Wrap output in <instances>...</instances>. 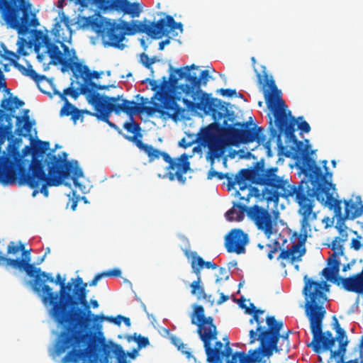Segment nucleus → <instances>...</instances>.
<instances>
[{
  "instance_id": "69168bd1",
  "label": "nucleus",
  "mask_w": 363,
  "mask_h": 363,
  "mask_svg": "<svg viewBox=\"0 0 363 363\" xmlns=\"http://www.w3.org/2000/svg\"><path fill=\"white\" fill-rule=\"evenodd\" d=\"M203 267H206L207 269H216L218 268V265L213 262H209V261L206 262L205 261V264H204Z\"/></svg>"
},
{
  "instance_id": "9d476101",
  "label": "nucleus",
  "mask_w": 363,
  "mask_h": 363,
  "mask_svg": "<svg viewBox=\"0 0 363 363\" xmlns=\"http://www.w3.org/2000/svg\"><path fill=\"white\" fill-rule=\"evenodd\" d=\"M267 330L258 335L257 340L260 345L254 350H250V356L244 352H236L232 356V359L226 363H258L261 362L262 357L270 356L272 352H279L278 342L280 339V332L283 327L281 321H277L274 316L266 318Z\"/></svg>"
},
{
  "instance_id": "864d4df0",
  "label": "nucleus",
  "mask_w": 363,
  "mask_h": 363,
  "mask_svg": "<svg viewBox=\"0 0 363 363\" xmlns=\"http://www.w3.org/2000/svg\"><path fill=\"white\" fill-rule=\"evenodd\" d=\"M71 116V119L76 123L77 120H79L80 118H83L82 115V110L77 108V107L74 108V111Z\"/></svg>"
},
{
  "instance_id": "412c9836",
  "label": "nucleus",
  "mask_w": 363,
  "mask_h": 363,
  "mask_svg": "<svg viewBox=\"0 0 363 363\" xmlns=\"http://www.w3.org/2000/svg\"><path fill=\"white\" fill-rule=\"evenodd\" d=\"M99 8L103 11H116L128 14L132 18L138 17L141 13L140 4L128 0H97Z\"/></svg>"
},
{
  "instance_id": "5fc2aeb1",
  "label": "nucleus",
  "mask_w": 363,
  "mask_h": 363,
  "mask_svg": "<svg viewBox=\"0 0 363 363\" xmlns=\"http://www.w3.org/2000/svg\"><path fill=\"white\" fill-rule=\"evenodd\" d=\"M194 140H187L185 138H184L179 142V145L186 149L189 147H191L194 143Z\"/></svg>"
},
{
  "instance_id": "1a4fd4ad",
  "label": "nucleus",
  "mask_w": 363,
  "mask_h": 363,
  "mask_svg": "<svg viewBox=\"0 0 363 363\" xmlns=\"http://www.w3.org/2000/svg\"><path fill=\"white\" fill-rule=\"evenodd\" d=\"M73 284H66L65 279L60 274H57L54 278L52 274L40 270L33 279L32 289L45 305L50 306V315L71 294Z\"/></svg>"
},
{
  "instance_id": "c9c22d12",
  "label": "nucleus",
  "mask_w": 363,
  "mask_h": 363,
  "mask_svg": "<svg viewBox=\"0 0 363 363\" xmlns=\"http://www.w3.org/2000/svg\"><path fill=\"white\" fill-rule=\"evenodd\" d=\"M24 249V244L21 241H11L6 247L7 255H18Z\"/></svg>"
},
{
  "instance_id": "a18cd8bd",
  "label": "nucleus",
  "mask_w": 363,
  "mask_h": 363,
  "mask_svg": "<svg viewBox=\"0 0 363 363\" xmlns=\"http://www.w3.org/2000/svg\"><path fill=\"white\" fill-rule=\"evenodd\" d=\"M140 62L147 69H152V62H150V58L145 53H142L140 55Z\"/></svg>"
},
{
  "instance_id": "49530a36",
  "label": "nucleus",
  "mask_w": 363,
  "mask_h": 363,
  "mask_svg": "<svg viewBox=\"0 0 363 363\" xmlns=\"http://www.w3.org/2000/svg\"><path fill=\"white\" fill-rule=\"evenodd\" d=\"M191 262H195V264L196 266H197V267H200V268H203L204 267V264H205V261L203 260V259L197 255L196 252H194L192 254V261Z\"/></svg>"
},
{
  "instance_id": "bf43d9fd",
  "label": "nucleus",
  "mask_w": 363,
  "mask_h": 363,
  "mask_svg": "<svg viewBox=\"0 0 363 363\" xmlns=\"http://www.w3.org/2000/svg\"><path fill=\"white\" fill-rule=\"evenodd\" d=\"M191 268H192L193 272L197 276V279L199 277L201 278V268L197 267V266H196V264H195V262H191Z\"/></svg>"
},
{
  "instance_id": "c756f323",
  "label": "nucleus",
  "mask_w": 363,
  "mask_h": 363,
  "mask_svg": "<svg viewBox=\"0 0 363 363\" xmlns=\"http://www.w3.org/2000/svg\"><path fill=\"white\" fill-rule=\"evenodd\" d=\"M52 43L51 39L47 35L43 33L42 31H38L35 36V52L38 54V59L41 61L43 59V55L40 54V50L41 48H47Z\"/></svg>"
},
{
  "instance_id": "de8ad7c7",
  "label": "nucleus",
  "mask_w": 363,
  "mask_h": 363,
  "mask_svg": "<svg viewBox=\"0 0 363 363\" xmlns=\"http://www.w3.org/2000/svg\"><path fill=\"white\" fill-rule=\"evenodd\" d=\"M6 58L10 60L9 57H6ZM11 60L12 61L14 67L17 68L23 75L26 76V73L28 71V67H26L23 65L17 62L16 61L13 60V59H11Z\"/></svg>"
},
{
  "instance_id": "9b49d317",
  "label": "nucleus",
  "mask_w": 363,
  "mask_h": 363,
  "mask_svg": "<svg viewBox=\"0 0 363 363\" xmlns=\"http://www.w3.org/2000/svg\"><path fill=\"white\" fill-rule=\"evenodd\" d=\"M323 168L325 173L323 176L325 177V180L330 184L328 189L329 195L323 196V200H318L321 203L328 206L330 210H333L334 213V217L337 218L336 228L338 229L340 233L346 228L345 222L346 220H354L356 218L361 216L363 214V204L360 196H357L355 201L352 199L345 200V212L342 211V201L335 199L333 196L331 189H335V185L331 182L332 173L328 172L327 167L328 161L324 160L322 161Z\"/></svg>"
},
{
  "instance_id": "6ab92c4d",
  "label": "nucleus",
  "mask_w": 363,
  "mask_h": 363,
  "mask_svg": "<svg viewBox=\"0 0 363 363\" xmlns=\"http://www.w3.org/2000/svg\"><path fill=\"white\" fill-rule=\"evenodd\" d=\"M344 241L345 240L341 239L340 237H335L333 240L329 247H331L333 252L328 259V267H325L321 272L322 275L327 281H332L337 286H342L343 289L345 288L344 279H345V278L338 275L340 262L337 257L344 254Z\"/></svg>"
},
{
  "instance_id": "e433bc0d",
  "label": "nucleus",
  "mask_w": 363,
  "mask_h": 363,
  "mask_svg": "<svg viewBox=\"0 0 363 363\" xmlns=\"http://www.w3.org/2000/svg\"><path fill=\"white\" fill-rule=\"evenodd\" d=\"M11 103H14L16 108H19V107H21V106H23L24 105V102L23 101L20 100L17 96H14L12 99V101L10 99H4L1 101V107L4 110L13 111L15 108H12V107H9L8 106V105L9 104H11Z\"/></svg>"
},
{
  "instance_id": "f704fd0d",
  "label": "nucleus",
  "mask_w": 363,
  "mask_h": 363,
  "mask_svg": "<svg viewBox=\"0 0 363 363\" xmlns=\"http://www.w3.org/2000/svg\"><path fill=\"white\" fill-rule=\"evenodd\" d=\"M70 282L74 283V288L72 289V293L71 294V296H77L82 291H84V292H86L87 284L83 281L82 278L77 277L76 279H72Z\"/></svg>"
},
{
  "instance_id": "37998d69",
  "label": "nucleus",
  "mask_w": 363,
  "mask_h": 363,
  "mask_svg": "<svg viewBox=\"0 0 363 363\" xmlns=\"http://www.w3.org/2000/svg\"><path fill=\"white\" fill-rule=\"evenodd\" d=\"M75 106L69 102L68 100L65 101L64 106L60 110V116H69L72 114Z\"/></svg>"
},
{
  "instance_id": "bb28decb",
  "label": "nucleus",
  "mask_w": 363,
  "mask_h": 363,
  "mask_svg": "<svg viewBox=\"0 0 363 363\" xmlns=\"http://www.w3.org/2000/svg\"><path fill=\"white\" fill-rule=\"evenodd\" d=\"M251 61L252 63V66L254 67V70L256 72V76L257 79V84L261 86V89L262 90L263 94L264 95V90L269 89L270 86L269 85H265V81H267L270 82L269 81H273L274 83H275V81L274 80L272 75H269L267 72L266 67L262 65L261 66V71L258 72L257 69L255 68V64H256V59L255 57H251ZM276 85V84H274Z\"/></svg>"
},
{
  "instance_id": "aec40b11",
  "label": "nucleus",
  "mask_w": 363,
  "mask_h": 363,
  "mask_svg": "<svg viewBox=\"0 0 363 363\" xmlns=\"http://www.w3.org/2000/svg\"><path fill=\"white\" fill-rule=\"evenodd\" d=\"M247 216L254 221L257 229L262 231L268 238L276 232L277 222L272 218L271 213L264 208L254 205L249 208Z\"/></svg>"
},
{
  "instance_id": "393cba45",
  "label": "nucleus",
  "mask_w": 363,
  "mask_h": 363,
  "mask_svg": "<svg viewBox=\"0 0 363 363\" xmlns=\"http://www.w3.org/2000/svg\"><path fill=\"white\" fill-rule=\"evenodd\" d=\"M74 76L78 79L81 77L83 81H89L93 79H99L104 74L103 72H91L87 65H83L79 62H75L73 65V70H71Z\"/></svg>"
},
{
  "instance_id": "a211bd4d",
  "label": "nucleus",
  "mask_w": 363,
  "mask_h": 363,
  "mask_svg": "<svg viewBox=\"0 0 363 363\" xmlns=\"http://www.w3.org/2000/svg\"><path fill=\"white\" fill-rule=\"evenodd\" d=\"M262 163L255 162L251 168L240 169L233 177V175L229 173H222L217 172L214 168H210L207 173V179H212L216 177L218 180L226 179L228 181V190L230 191L234 189L235 184H240L244 180L251 179L253 182L259 183L262 182Z\"/></svg>"
},
{
  "instance_id": "a19ab883",
  "label": "nucleus",
  "mask_w": 363,
  "mask_h": 363,
  "mask_svg": "<svg viewBox=\"0 0 363 363\" xmlns=\"http://www.w3.org/2000/svg\"><path fill=\"white\" fill-rule=\"evenodd\" d=\"M89 91V89L87 88L86 85H82L80 84L78 89H75L72 87H71V90L69 92V96H72L73 99H77L80 94L85 95Z\"/></svg>"
},
{
  "instance_id": "774afa93",
  "label": "nucleus",
  "mask_w": 363,
  "mask_h": 363,
  "mask_svg": "<svg viewBox=\"0 0 363 363\" xmlns=\"http://www.w3.org/2000/svg\"><path fill=\"white\" fill-rule=\"evenodd\" d=\"M339 357H340V359L337 362V363H363V359L361 361V362H359V359H351L346 362H343V356H339Z\"/></svg>"
},
{
  "instance_id": "603ef678",
  "label": "nucleus",
  "mask_w": 363,
  "mask_h": 363,
  "mask_svg": "<svg viewBox=\"0 0 363 363\" xmlns=\"http://www.w3.org/2000/svg\"><path fill=\"white\" fill-rule=\"evenodd\" d=\"M218 92H219L223 96H226L229 97L236 95L237 94L235 89H220L218 90Z\"/></svg>"
},
{
  "instance_id": "a878e982",
  "label": "nucleus",
  "mask_w": 363,
  "mask_h": 363,
  "mask_svg": "<svg viewBox=\"0 0 363 363\" xmlns=\"http://www.w3.org/2000/svg\"><path fill=\"white\" fill-rule=\"evenodd\" d=\"M28 109L24 110V116H16V133L18 136L28 137L30 135V131L34 121H30L28 116Z\"/></svg>"
},
{
  "instance_id": "0eeeda50",
  "label": "nucleus",
  "mask_w": 363,
  "mask_h": 363,
  "mask_svg": "<svg viewBox=\"0 0 363 363\" xmlns=\"http://www.w3.org/2000/svg\"><path fill=\"white\" fill-rule=\"evenodd\" d=\"M303 294L305 297V313L310 322L312 341L307 344L317 354L323 351H331L336 338L330 331L323 332V320L326 313L323 306L327 301L326 292L329 285L325 281H313L307 275L303 278Z\"/></svg>"
},
{
  "instance_id": "3c124183",
  "label": "nucleus",
  "mask_w": 363,
  "mask_h": 363,
  "mask_svg": "<svg viewBox=\"0 0 363 363\" xmlns=\"http://www.w3.org/2000/svg\"><path fill=\"white\" fill-rule=\"evenodd\" d=\"M298 128L303 133H308L311 131V126L306 121H302L298 123Z\"/></svg>"
},
{
  "instance_id": "4468645a",
  "label": "nucleus",
  "mask_w": 363,
  "mask_h": 363,
  "mask_svg": "<svg viewBox=\"0 0 363 363\" xmlns=\"http://www.w3.org/2000/svg\"><path fill=\"white\" fill-rule=\"evenodd\" d=\"M31 5L26 0H0V11L4 20L18 28V33H26L31 26L39 23L31 17Z\"/></svg>"
},
{
  "instance_id": "13d9d810",
  "label": "nucleus",
  "mask_w": 363,
  "mask_h": 363,
  "mask_svg": "<svg viewBox=\"0 0 363 363\" xmlns=\"http://www.w3.org/2000/svg\"><path fill=\"white\" fill-rule=\"evenodd\" d=\"M291 333H292L291 330H289L285 333L282 334L281 335H280V338L281 337L284 341L286 342L287 350H289V347H290L289 337Z\"/></svg>"
},
{
  "instance_id": "ddd939ff",
  "label": "nucleus",
  "mask_w": 363,
  "mask_h": 363,
  "mask_svg": "<svg viewBox=\"0 0 363 363\" xmlns=\"http://www.w3.org/2000/svg\"><path fill=\"white\" fill-rule=\"evenodd\" d=\"M191 323L197 325V333L203 343V347L210 363L219 362V354L223 351V345L220 341L216 342L215 347H211V342L217 339L216 326L213 324L211 316L205 317L202 306H196L191 315Z\"/></svg>"
},
{
  "instance_id": "7c9ffc66",
  "label": "nucleus",
  "mask_w": 363,
  "mask_h": 363,
  "mask_svg": "<svg viewBox=\"0 0 363 363\" xmlns=\"http://www.w3.org/2000/svg\"><path fill=\"white\" fill-rule=\"evenodd\" d=\"M335 338L336 340L339 342V348L337 350L331 351V359L343 356L346 352V347L348 344L346 332L344 329H339Z\"/></svg>"
},
{
  "instance_id": "09e8293b",
  "label": "nucleus",
  "mask_w": 363,
  "mask_h": 363,
  "mask_svg": "<svg viewBox=\"0 0 363 363\" xmlns=\"http://www.w3.org/2000/svg\"><path fill=\"white\" fill-rule=\"evenodd\" d=\"M6 58L10 60L9 57H6ZM11 60L12 61L14 67L17 68L23 75L26 76V73L28 71V67H26L23 65L17 62L16 61L13 60V59H11Z\"/></svg>"
},
{
  "instance_id": "c85d7f7f",
  "label": "nucleus",
  "mask_w": 363,
  "mask_h": 363,
  "mask_svg": "<svg viewBox=\"0 0 363 363\" xmlns=\"http://www.w3.org/2000/svg\"><path fill=\"white\" fill-rule=\"evenodd\" d=\"M247 208L245 204L237 203L233 206L232 208L228 210L225 213V217L228 220H236L240 221L243 220L245 217V213L247 211Z\"/></svg>"
},
{
  "instance_id": "5701e85b",
  "label": "nucleus",
  "mask_w": 363,
  "mask_h": 363,
  "mask_svg": "<svg viewBox=\"0 0 363 363\" xmlns=\"http://www.w3.org/2000/svg\"><path fill=\"white\" fill-rule=\"evenodd\" d=\"M73 56L69 59L63 57L62 52L60 50L59 47L55 43H52L46 48L45 52L48 54L53 65L60 64L62 65V71L70 69L73 70V65L75 63L74 60L77 57L75 55V51L72 50Z\"/></svg>"
},
{
  "instance_id": "72a5a7b5",
  "label": "nucleus",
  "mask_w": 363,
  "mask_h": 363,
  "mask_svg": "<svg viewBox=\"0 0 363 363\" xmlns=\"http://www.w3.org/2000/svg\"><path fill=\"white\" fill-rule=\"evenodd\" d=\"M201 278L199 277L190 284V287L191 289V294L194 296H196L199 299L206 297L204 287L201 285Z\"/></svg>"
},
{
  "instance_id": "7ed1b4c3",
  "label": "nucleus",
  "mask_w": 363,
  "mask_h": 363,
  "mask_svg": "<svg viewBox=\"0 0 363 363\" xmlns=\"http://www.w3.org/2000/svg\"><path fill=\"white\" fill-rule=\"evenodd\" d=\"M50 316L62 327L54 345L55 353L60 355L71 349L62 358L63 363H97L100 354L108 363L112 352L119 363H125V351L120 345L107 341L102 332L82 330L92 320L105 318L91 313L86 292L70 294Z\"/></svg>"
},
{
  "instance_id": "423d86ee",
  "label": "nucleus",
  "mask_w": 363,
  "mask_h": 363,
  "mask_svg": "<svg viewBox=\"0 0 363 363\" xmlns=\"http://www.w3.org/2000/svg\"><path fill=\"white\" fill-rule=\"evenodd\" d=\"M91 26L108 45L120 50L125 48L123 41L125 35L140 33L147 34L152 39H160L176 29H180L182 32L183 30L182 23L175 22L174 18L169 15L157 22L151 23H148L146 19L143 22L133 21L129 23L123 20H120V23H117L109 18L101 17L94 20Z\"/></svg>"
},
{
  "instance_id": "b1692460",
  "label": "nucleus",
  "mask_w": 363,
  "mask_h": 363,
  "mask_svg": "<svg viewBox=\"0 0 363 363\" xmlns=\"http://www.w3.org/2000/svg\"><path fill=\"white\" fill-rule=\"evenodd\" d=\"M220 127L218 123H213L202 129L199 135V140L203 145L221 140L218 131Z\"/></svg>"
},
{
  "instance_id": "052dcab7",
  "label": "nucleus",
  "mask_w": 363,
  "mask_h": 363,
  "mask_svg": "<svg viewBox=\"0 0 363 363\" xmlns=\"http://www.w3.org/2000/svg\"><path fill=\"white\" fill-rule=\"evenodd\" d=\"M121 318H123L122 315H118L117 317H108L107 319L110 320L111 322L113 323L114 324L117 325H120L121 324Z\"/></svg>"
},
{
  "instance_id": "20e7f679",
  "label": "nucleus",
  "mask_w": 363,
  "mask_h": 363,
  "mask_svg": "<svg viewBox=\"0 0 363 363\" xmlns=\"http://www.w3.org/2000/svg\"><path fill=\"white\" fill-rule=\"evenodd\" d=\"M50 149V143L38 140L33 147V161L28 172L22 171L19 178L16 167L7 158L0 157V184L11 185L17 180L19 185H27L33 189V196L39 192L48 197V186H57L65 179L71 177L74 184L80 187L78 179L83 176V172L79 167L77 161H68L67 153L63 152L62 157L54 154L52 150L47 154L45 162L43 157Z\"/></svg>"
},
{
  "instance_id": "f8f14e48",
  "label": "nucleus",
  "mask_w": 363,
  "mask_h": 363,
  "mask_svg": "<svg viewBox=\"0 0 363 363\" xmlns=\"http://www.w3.org/2000/svg\"><path fill=\"white\" fill-rule=\"evenodd\" d=\"M139 138L138 134L133 136L125 135V139L135 143L140 150L147 154L150 162H152L162 157L168 163L166 169L169 171L167 177L170 181H173L177 178L179 182L184 184L186 179L184 177V174L191 169L189 155L183 153L177 158H172L168 153L162 152L151 145L144 144Z\"/></svg>"
},
{
  "instance_id": "4be33fe9",
  "label": "nucleus",
  "mask_w": 363,
  "mask_h": 363,
  "mask_svg": "<svg viewBox=\"0 0 363 363\" xmlns=\"http://www.w3.org/2000/svg\"><path fill=\"white\" fill-rule=\"evenodd\" d=\"M248 242V235L239 228L232 229L225 237V247L230 253H245Z\"/></svg>"
},
{
  "instance_id": "2f4dec72",
  "label": "nucleus",
  "mask_w": 363,
  "mask_h": 363,
  "mask_svg": "<svg viewBox=\"0 0 363 363\" xmlns=\"http://www.w3.org/2000/svg\"><path fill=\"white\" fill-rule=\"evenodd\" d=\"M205 146H207L208 149L206 155H209L211 158L220 160L225 152V146L222 140L208 144Z\"/></svg>"
},
{
  "instance_id": "4d7b16f0",
  "label": "nucleus",
  "mask_w": 363,
  "mask_h": 363,
  "mask_svg": "<svg viewBox=\"0 0 363 363\" xmlns=\"http://www.w3.org/2000/svg\"><path fill=\"white\" fill-rule=\"evenodd\" d=\"M361 238H362V237L359 236L358 238H353L352 240L351 246L352 248H354L356 250H358L360 249V247L362 246V243H361V240H360Z\"/></svg>"
},
{
  "instance_id": "8fccbe9b",
  "label": "nucleus",
  "mask_w": 363,
  "mask_h": 363,
  "mask_svg": "<svg viewBox=\"0 0 363 363\" xmlns=\"http://www.w3.org/2000/svg\"><path fill=\"white\" fill-rule=\"evenodd\" d=\"M104 277H118L121 275V271L119 269H113L106 272H102Z\"/></svg>"
},
{
  "instance_id": "0e129e2a",
  "label": "nucleus",
  "mask_w": 363,
  "mask_h": 363,
  "mask_svg": "<svg viewBox=\"0 0 363 363\" xmlns=\"http://www.w3.org/2000/svg\"><path fill=\"white\" fill-rule=\"evenodd\" d=\"M220 298L217 301L218 305H220L229 299L228 296L225 295L223 293H220Z\"/></svg>"
},
{
  "instance_id": "e2e57ef3",
  "label": "nucleus",
  "mask_w": 363,
  "mask_h": 363,
  "mask_svg": "<svg viewBox=\"0 0 363 363\" xmlns=\"http://www.w3.org/2000/svg\"><path fill=\"white\" fill-rule=\"evenodd\" d=\"M78 201H79V197H77L76 199L74 198H72L71 199H69V201L71 203V206H70V208L72 210L74 211L77 206V203H78ZM69 203H67V206L69 205Z\"/></svg>"
},
{
  "instance_id": "338daca9",
  "label": "nucleus",
  "mask_w": 363,
  "mask_h": 363,
  "mask_svg": "<svg viewBox=\"0 0 363 363\" xmlns=\"http://www.w3.org/2000/svg\"><path fill=\"white\" fill-rule=\"evenodd\" d=\"M170 39H171L170 38H168L165 39L164 40L161 41L159 43V48L158 49L160 50H162L165 45H169L170 43Z\"/></svg>"
},
{
  "instance_id": "2eb2a0df",
  "label": "nucleus",
  "mask_w": 363,
  "mask_h": 363,
  "mask_svg": "<svg viewBox=\"0 0 363 363\" xmlns=\"http://www.w3.org/2000/svg\"><path fill=\"white\" fill-rule=\"evenodd\" d=\"M197 68V66L192 64L190 66L175 69L174 72L178 74V77L174 74H171L169 75V81L166 79L167 82V89L172 94L168 89L169 83H171L173 86H176L179 79L184 78L187 83L180 85L181 90L186 96H191L192 99L191 101H194L195 103L199 101L203 94H206V92L202 91L201 86L202 84L204 86L206 85L208 79L210 78V75L209 72L207 69L202 70L199 77L196 76V73H194L193 74H191V69ZM165 79L167 78L165 77Z\"/></svg>"
},
{
  "instance_id": "680f3d73",
  "label": "nucleus",
  "mask_w": 363,
  "mask_h": 363,
  "mask_svg": "<svg viewBox=\"0 0 363 363\" xmlns=\"http://www.w3.org/2000/svg\"><path fill=\"white\" fill-rule=\"evenodd\" d=\"M104 277L103 273L97 274L89 283V286H96L98 281Z\"/></svg>"
},
{
  "instance_id": "6e6d98bb",
  "label": "nucleus",
  "mask_w": 363,
  "mask_h": 363,
  "mask_svg": "<svg viewBox=\"0 0 363 363\" xmlns=\"http://www.w3.org/2000/svg\"><path fill=\"white\" fill-rule=\"evenodd\" d=\"M70 90L71 87H68L67 89H65L62 93H61L59 91H55V94H57L62 101H66V100H67L66 95H69Z\"/></svg>"
},
{
  "instance_id": "cd10ccee",
  "label": "nucleus",
  "mask_w": 363,
  "mask_h": 363,
  "mask_svg": "<svg viewBox=\"0 0 363 363\" xmlns=\"http://www.w3.org/2000/svg\"><path fill=\"white\" fill-rule=\"evenodd\" d=\"M82 85H86L87 88L89 89V91L86 94V99L87 102L89 104V101H91V99H93L97 101H108V99L111 98L112 96H108L106 95H101L100 94L96 92V90H99V86L100 84H97L95 82H92V80L89 81H84V83L82 84Z\"/></svg>"
},
{
  "instance_id": "f3484780",
  "label": "nucleus",
  "mask_w": 363,
  "mask_h": 363,
  "mask_svg": "<svg viewBox=\"0 0 363 363\" xmlns=\"http://www.w3.org/2000/svg\"><path fill=\"white\" fill-rule=\"evenodd\" d=\"M249 122H236L234 125L228 124L227 121H223V132L232 144H248L255 140L259 142L264 139L261 134L262 128L255 126L248 128Z\"/></svg>"
},
{
  "instance_id": "473e14b6",
  "label": "nucleus",
  "mask_w": 363,
  "mask_h": 363,
  "mask_svg": "<svg viewBox=\"0 0 363 363\" xmlns=\"http://www.w3.org/2000/svg\"><path fill=\"white\" fill-rule=\"evenodd\" d=\"M252 317L250 320V323L251 324H253L254 322H256L257 324V326L255 330H251L249 332V336H250V344L255 343L257 339H258V335L257 333H259V335L261 334L262 332L266 331L267 329H264L261 325L262 321L260 320V318L257 314H252Z\"/></svg>"
},
{
  "instance_id": "58836bf2",
  "label": "nucleus",
  "mask_w": 363,
  "mask_h": 363,
  "mask_svg": "<svg viewBox=\"0 0 363 363\" xmlns=\"http://www.w3.org/2000/svg\"><path fill=\"white\" fill-rule=\"evenodd\" d=\"M127 339L128 341L134 340V341L137 342L139 350L141 349L142 347L147 346L150 344L147 337L141 336L140 335H137L136 333H135L133 336H128Z\"/></svg>"
},
{
  "instance_id": "79ce46f5",
  "label": "nucleus",
  "mask_w": 363,
  "mask_h": 363,
  "mask_svg": "<svg viewBox=\"0 0 363 363\" xmlns=\"http://www.w3.org/2000/svg\"><path fill=\"white\" fill-rule=\"evenodd\" d=\"M245 299L243 297H241L239 299V306L242 308H245V313L247 314H250V315L257 314L259 316V314H263L264 313V311L263 310H261V309H257V308L256 309H250V308H247V307L245 304Z\"/></svg>"
},
{
  "instance_id": "4c0bfd02",
  "label": "nucleus",
  "mask_w": 363,
  "mask_h": 363,
  "mask_svg": "<svg viewBox=\"0 0 363 363\" xmlns=\"http://www.w3.org/2000/svg\"><path fill=\"white\" fill-rule=\"evenodd\" d=\"M131 120V122H126L123 124V128L128 132L131 133H134V135H138L140 138H142V135L140 133L141 128L140 125L135 123L133 119Z\"/></svg>"
},
{
  "instance_id": "f03ea898",
  "label": "nucleus",
  "mask_w": 363,
  "mask_h": 363,
  "mask_svg": "<svg viewBox=\"0 0 363 363\" xmlns=\"http://www.w3.org/2000/svg\"><path fill=\"white\" fill-rule=\"evenodd\" d=\"M50 316L62 327L54 345L55 353L60 355L71 349L62 358L63 363H97L100 354L108 363L112 352L119 363H125V351L120 345L107 341L102 332L82 330L92 320L105 318L91 313L86 292L70 294Z\"/></svg>"
},
{
  "instance_id": "c03bdc74",
  "label": "nucleus",
  "mask_w": 363,
  "mask_h": 363,
  "mask_svg": "<svg viewBox=\"0 0 363 363\" xmlns=\"http://www.w3.org/2000/svg\"><path fill=\"white\" fill-rule=\"evenodd\" d=\"M267 247L269 248L267 257L271 260L274 258V254L279 249V243L278 241H275L273 245H267Z\"/></svg>"
},
{
  "instance_id": "ea45409f",
  "label": "nucleus",
  "mask_w": 363,
  "mask_h": 363,
  "mask_svg": "<svg viewBox=\"0 0 363 363\" xmlns=\"http://www.w3.org/2000/svg\"><path fill=\"white\" fill-rule=\"evenodd\" d=\"M26 76L29 77L30 79L35 81V83L38 84L41 81L46 79V77L45 75H40L38 74L35 69H33V67L31 65H28V71L26 73Z\"/></svg>"
},
{
  "instance_id": "f257e3e1",
  "label": "nucleus",
  "mask_w": 363,
  "mask_h": 363,
  "mask_svg": "<svg viewBox=\"0 0 363 363\" xmlns=\"http://www.w3.org/2000/svg\"><path fill=\"white\" fill-rule=\"evenodd\" d=\"M265 81V85L270 88L264 90V99L268 109L274 116L276 130L272 127V118L268 113L269 118V135L271 138L275 137L280 139L281 134L293 140L294 147H292L295 157L302 160L301 172L308 177V180L301 181L298 186L291 185L289 182V189H294L296 201L299 206L298 213L302 216L301 220V230L298 241L293 244L288 250H282L278 259H290L291 263L301 261L306 253L304 244L307 238V229L310 227V222L316 219V214L313 211L314 208V198L317 200H323V196L329 195L328 189L330 184L323 176L322 169L315 161L311 157L308 148L309 145L305 146L303 142L296 139L295 135L296 119L291 116V112L288 110L285 101L281 98V91L273 81Z\"/></svg>"
},
{
  "instance_id": "dca6fc26",
  "label": "nucleus",
  "mask_w": 363,
  "mask_h": 363,
  "mask_svg": "<svg viewBox=\"0 0 363 363\" xmlns=\"http://www.w3.org/2000/svg\"><path fill=\"white\" fill-rule=\"evenodd\" d=\"M182 101L189 110H201L206 114L211 113L215 121H218L225 117V121H230L233 125L235 123L236 116L233 111L228 108L230 104L217 98L211 97V94H203L200 101L196 103L184 98Z\"/></svg>"
},
{
  "instance_id": "39448f33",
  "label": "nucleus",
  "mask_w": 363,
  "mask_h": 363,
  "mask_svg": "<svg viewBox=\"0 0 363 363\" xmlns=\"http://www.w3.org/2000/svg\"><path fill=\"white\" fill-rule=\"evenodd\" d=\"M162 79V82L159 84L157 81H150L152 89H158L154 96L152 97V106H145V104L149 103V99L140 96V94L136 96L140 100L139 104L133 101L123 99L122 96L118 95L108 99V101H96V100L91 99L89 104L97 111L95 115L98 120L106 123L111 128L118 130L119 133H121V130L118 126L109 120L112 112L116 114L123 112L129 116L132 120L133 116L138 113H145L147 116H152L155 113H158L164 119L172 118L177 121L184 112V108L177 104V101L180 100V97L174 96L167 89V82L165 77H163Z\"/></svg>"
},
{
  "instance_id": "6e6552de",
  "label": "nucleus",
  "mask_w": 363,
  "mask_h": 363,
  "mask_svg": "<svg viewBox=\"0 0 363 363\" xmlns=\"http://www.w3.org/2000/svg\"><path fill=\"white\" fill-rule=\"evenodd\" d=\"M257 162L262 163L261 174L262 182H253L251 179L244 180L236 191L240 201L247 203L252 196L267 202L278 203L279 198L288 199L294 196V189L289 188V179L277 175L278 167H265L263 159Z\"/></svg>"
}]
</instances>
